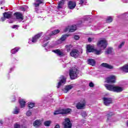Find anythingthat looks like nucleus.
I'll use <instances>...</instances> for the list:
<instances>
[{
	"label": "nucleus",
	"mask_w": 128,
	"mask_h": 128,
	"mask_svg": "<svg viewBox=\"0 0 128 128\" xmlns=\"http://www.w3.org/2000/svg\"><path fill=\"white\" fill-rule=\"evenodd\" d=\"M0 4H2V3H0Z\"/></svg>",
	"instance_id": "052dcab7"
},
{
	"label": "nucleus",
	"mask_w": 128,
	"mask_h": 128,
	"mask_svg": "<svg viewBox=\"0 0 128 128\" xmlns=\"http://www.w3.org/2000/svg\"><path fill=\"white\" fill-rule=\"evenodd\" d=\"M18 28H20V26H18V25H14L12 26V28H15L16 30H18Z\"/></svg>",
	"instance_id": "a19ab883"
},
{
	"label": "nucleus",
	"mask_w": 128,
	"mask_h": 128,
	"mask_svg": "<svg viewBox=\"0 0 128 128\" xmlns=\"http://www.w3.org/2000/svg\"><path fill=\"white\" fill-rule=\"evenodd\" d=\"M34 106V102H28V107L29 108H32Z\"/></svg>",
	"instance_id": "f704fd0d"
},
{
	"label": "nucleus",
	"mask_w": 128,
	"mask_h": 128,
	"mask_svg": "<svg viewBox=\"0 0 128 128\" xmlns=\"http://www.w3.org/2000/svg\"><path fill=\"white\" fill-rule=\"evenodd\" d=\"M114 116V114L112 112H108L106 114V116L107 118L106 122L108 124H110V122H114V120H112V116Z\"/></svg>",
	"instance_id": "9d476101"
},
{
	"label": "nucleus",
	"mask_w": 128,
	"mask_h": 128,
	"mask_svg": "<svg viewBox=\"0 0 128 128\" xmlns=\"http://www.w3.org/2000/svg\"><path fill=\"white\" fill-rule=\"evenodd\" d=\"M74 88V84L67 85L62 90L64 92L66 93L68 90H70Z\"/></svg>",
	"instance_id": "6ab92c4d"
},
{
	"label": "nucleus",
	"mask_w": 128,
	"mask_h": 128,
	"mask_svg": "<svg viewBox=\"0 0 128 128\" xmlns=\"http://www.w3.org/2000/svg\"><path fill=\"white\" fill-rule=\"evenodd\" d=\"M14 128H20V124H15L14 125Z\"/></svg>",
	"instance_id": "c03bdc74"
},
{
	"label": "nucleus",
	"mask_w": 128,
	"mask_h": 128,
	"mask_svg": "<svg viewBox=\"0 0 128 128\" xmlns=\"http://www.w3.org/2000/svg\"><path fill=\"white\" fill-rule=\"evenodd\" d=\"M58 32H60V30H56L53 32H52L50 30L47 31L43 38L44 44L48 42V40H50V36H54L56 34H58Z\"/></svg>",
	"instance_id": "7ed1b4c3"
},
{
	"label": "nucleus",
	"mask_w": 128,
	"mask_h": 128,
	"mask_svg": "<svg viewBox=\"0 0 128 128\" xmlns=\"http://www.w3.org/2000/svg\"><path fill=\"white\" fill-rule=\"evenodd\" d=\"M86 0H80V4H82L84 2H86Z\"/></svg>",
	"instance_id": "a18cd8bd"
},
{
	"label": "nucleus",
	"mask_w": 128,
	"mask_h": 128,
	"mask_svg": "<svg viewBox=\"0 0 128 128\" xmlns=\"http://www.w3.org/2000/svg\"><path fill=\"white\" fill-rule=\"evenodd\" d=\"M12 12H6L4 14V18H1L2 22H4L6 20V18H12Z\"/></svg>",
	"instance_id": "ddd939ff"
},
{
	"label": "nucleus",
	"mask_w": 128,
	"mask_h": 128,
	"mask_svg": "<svg viewBox=\"0 0 128 128\" xmlns=\"http://www.w3.org/2000/svg\"><path fill=\"white\" fill-rule=\"evenodd\" d=\"M14 16H16V18H17V20H20V22H22V20H24V16H22V14L18 12H16L14 14Z\"/></svg>",
	"instance_id": "aec40b11"
},
{
	"label": "nucleus",
	"mask_w": 128,
	"mask_h": 128,
	"mask_svg": "<svg viewBox=\"0 0 128 128\" xmlns=\"http://www.w3.org/2000/svg\"><path fill=\"white\" fill-rule=\"evenodd\" d=\"M42 33L38 34L33 36L32 38H30L28 41V44H34L36 43L40 38L42 36Z\"/></svg>",
	"instance_id": "39448f33"
},
{
	"label": "nucleus",
	"mask_w": 128,
	"mask_h": 128,
	"mask_svg": "<svg viewBox=\"0 0 128 128\" xmlns=\"http://www.w3.org/2000/svg\"><path fill=\"white\" fill-rule=\"evenodd\" d=\"M3 124L2 120H0V124Z\"/></svg>",
	"instance_id": "3c124183"
},
{
	"label": "nucleus",
	"mask_w": 128,
	"mask_h": 128,
	"mask_svg": "<svg viewBox=\"0 0 128 128\" xmlns=\"http://www.w3.org/2000/svg\"><path fill=\"white\" fill-rule=\"evenodd\" d=\"M70 54L72 58H76L78 56H80V52H78V50L74 49L72 50L71 52L70 53Z\"/></svg>",
	"instance_id": "2eb2a0df"
},
{
	"label": "nucleus",
	"mask_w": 128,
	"mask_h": 128,
	"mask_svg": "<svg viewBox=\"0 0 128 128\" xmlns=\"http://www.w3.org/2000/svg\"><path fill=\"white\" fill-rule=\"evenodd\" d=\"M120 70H122V72H128V64L122 67H120Z\"/></svg>",
	"instance_id": "b1692460"
},
{
	"label": "nucleus",
	"mask_w": 128,
	"mask_h": 128,
	"mask_svg": "<svg viewBox=\"0 0 128 128\" xmlns=\"http://www.w3.org/2000/svg\"><path fill=\"white\" fill-rule=\"evenodd\" d=\"M32 114V111H30V110H28L26 112V115L27 116H30Z\"/></svg>",
	"instance_id": "e433bc0d"
},
{
	"label": "nucleus",
	"mask_w": 128,
	"mask_h": 128,
	"mask_svg": "<svg viewBox=\"0 0 128 128\" xmlns=\"http://www.w3.org/2000/svg\"><path fill=\"white\" fill-rule=\"evenodd\" d=\"M52 52H54V54H56L57 56H64V50L61 49H56L54 50H53Z\"/></svg>",
	"instance_id": "9b49d317"
},
{
	"label": "nucleus",
	"mask_w": 128,
	"mask_h": 128,
	"mask_svg": "<svg viewBox=\"0 0 128 128\" xmlns=\"http://www.w3.org/2000/svg\"><path fill=\"white\" fill-rule=\"evenodd\" d=\"M18 112H20V109L18 108V107H16L13 112V114H18Z\"/></svg>",
	"instance_id": "7c9ffc66"
},
{
	"label": "nucleus",
	"mask_w": 128,
	"mask_h": 128,
	"mask_svg": "<svg viewBox=\"0 0 128 128\" xmlns=\"http://www.w3.org/2000/svg\"><path fill=\"white\" fill-rule=\"evenodd\" d=\"M42 125V121L40 120H36L34 123H33V126L35 128H38L40 126Z\"/></svg>",
	"instance_id": "4be33fe9"
},
{
	"label": "nucleus",
	"mask_w": 128,
	"mask_h": 128,
	"mask_svg": "<svg viewBox=\"0 0 128 128\" xmlns=\"http://www.w3.org/2000/svg\"><path fill=\"white\" fill-rule=\"evenodd\" d=\"M66 78L64 76H61L60 78L59 82H58V85L57 88H60L62 86H64L66 84Z\"/></svg>",
	"instance_id": "0eeeda50"
},
{
	"label": "nucleus",
	"mask_w": 128,
	"mask_h": 128,
	"mask_svg": "<svg viewBox=\"0 0 128 128\" xmlns=\"http://www.w3.org/2000/svg\"><path fill=\"white\" fill-rule=\"evenodd\" d=\"M97 46L96 55L98 56L102 53V50L108 46V41L106 39L101 40L98 42Z\"/></svg>",
	"instance_id": "f257e3e1"
},
{
	"label": "nucleus",
	"mask_w": 128,
	"mask_h": 128,
	"mask_svg": "<svg viewBox=\"0 0 128 128\" xmlns=\"http://www.w3.org/2000/svg\"><path fill=\"white\" fill-rule=\"evenodd\" d=\"M96 52V49L94 47L90 44H88L86 46V52Z\"/></svg>",
	"instance_id": "f3484780"
},
{
	"label": "nucleus",
	"mask_w": 128,
	"mask_h": 128,
	"mask_svg": "<svg viewBox=\"0 0 128 128\" xmlns=\"http://www.w3.org/2000/svg\"><path fill=\"white\" fill-rule=\"evenodd\" d=\"M20 47H16L13 49H12L10 51L11 54H16L18 50H20Z\"/></svg>",
	"instance_id": "bb28decb"
},
{
	"label": "nucleus",
	"mask_w": 128,
	"mask_h": 128,
	"mask_svg": "<svg viewBox=\"0 0 128 128\" xmlns=\"http://www.w3.org/2000/svg\"><path fill=\"white\" fill-rule=\"evenodd\" d=\"M88 64H90V66H94L96 64V61L92 58H90L88 60Z\"/></svg>",
	"instance_id": "393cba45"
},
{
	"label": "nucleus",
	"mask_w": 128,
	"mask_h": 128,
	"mask_svg": "<svg viewBox=\"0 0 128 128\" xmlns=\"http://www.w3.org/2000/svg\"><path fill=\"white\" fill-rule=\"evenodd\" d=\"M124 46V42H122L118 46V48H122V46Z\"/></svg>",
	"instance_id": "4c0bfd02"
},
{
	"label": "nucleus",
	"mask_w": 128,
	"mask_h": 128,
	"mask_svg": "<svg viewBox=\"0 0 128 128\" xmlns=\"http://www.w3.org/2000/svg\"><path fill=\"white\" fill-rule=\"evenodd\" d=\"M26 100L24 99H20L19 100V103L20 106V108H24L26 106Z\"/></svg>",
	"instance_id": "5701e85b"
},
{
	"label": "nucleus",
	"mask_w": 128,
	"mask_h": 128,
	"mask_svg": "<svg viewBox=\"0 0 128 128\" xmlns=\"http://www.w3.org/2000/svg\"><path fill=\"white\" fill-rule=\"evenodd\" d=\"M116 77L114 75H111L106 78V82L114 84L116 82Z\"/></svg>",
	"instance_id": "6e6552de"
},
{
	"label": "nucleus",
	"mask_w": 128,
	"mask_h": 128,
	"mask_svg": "<svg viewBox=\"0 0 128 128\" xmlns=\"http://www.w3.org/2000/svg\"><path fill=\"white\" fill-rule=\"evenodd\" d=\"M84 106H86V101L83 100L77 104L76 108L78 110H82V108H84Z\"/></svg>",
	"instance_id": "4468645a"
},
{
	"label": "nucleus",
	"mask_w": 128,
	"mask_h": 128,
	"mask_svg": "<svg viewBox=\"0 0 128 128\" xmlns=\"http://www.w3.org/2000/svg\"><path fill=\"white\" fill-rule=\"evenodd\" d=\"M125 84H128V80L125 82Z\"/></svg>",
	"instance_id": "864d4df0"
},
{
	"label": "nucleus",
	"mask_w": 128,
	"mask_h": 128,
	"mask_svg": "<svg viewBox=\"0 0 128 128\" xmlns=\"http://www.w3.org/2000/svg\"><path fill=\"white\" fill-rule=\"evenodd\" d=\"M64 128H72V123L70 122V120L68 118H66L64 122L63 123Z\"/></svg>",
	"instance_id": "1a4fd4ad"
},
{
	"label": "nucleus",
	"mask_w": 128,
	"mask_h": 128,
	"mask_svg": "<svg viewBox=\"0 0 128 128\" xmlns=\"http://www.w3.org/2000/svg\"><path fill=\"white\" fill-rule=\"evenodd\" d=\"M82 116H83V118H86V116H88V114H86V112H83L82 113Z\"/></svg>",
	"instance_id": "58836bf2"
},
{
	"label": "nucleus",
	"mask_w": 128,
	"mask_h": 128,
	"mask_svg": "<svg viewBox=\"0 0 128 128\" xmlns=\"http://www.w3.org/2000/svg\"><path fill=\"white\" fill-rule=\"evenodd\" d=\"M12 70H14V68H10V72H12Z\"/></svg>",
	"instance_id": "8fccbe9b"
},
{
	"label": "nucleus",
	"mask_w": 128,
	"mask_h": 128,
	"mask_svg": "<svg viewBox=\"0 0 128 128\" xmlns=\"http://www.w3.org/2000/svg\"><path fill=\"white\" fill-rule=\"evenodd\" d=\"M68 35H62L60 39L61 40L64 42V40H66V38H68Z\"/></svg>",
	"instance_id": "473e14b6"
},
{
	"label": "nucleus",
	"mask_w": 128,
	"mask_h": 128,
	"mask_svg": "<svg viewBox=\"0 0 128 128\" xmlns=\"http://www.w3.org/2000/svg\"><path fill=\"white\" fill-rule=\"evenodd\" d=\"M45 50H46V52H48V49H46V48H45Z\"/></svg>",
	"instance_id": "13d9d810"
},
{
	"label": "nucleus",
	"mask_w": 128,
	"mask_h": 128,
	"mask_svg": "<svg viewBox=\"0 0 128 128\" xmlns=\"http://www.w3.org/2000/svg\"><path fill=\"white\" fill-rule=\"evenodd\" d=\"M101 66H102L106 68H108L109 70H112V68H114V66L106 63H102L101 64Z\"/></svg>",
	"instance_id": "412c9836"
},
{
	"label": "nucleus",
	"mask_w": 128,
	"mask_h": 128,
	"mask_svg": "<svg viewBox=\"0 0 128 128\" xmlns=\"http://www.w3.org/2000/svg\"><path fill=\"white\" fill-rule=\"evenodd\" d=\"M8 22H9V24H12V22H14V21H12V20L9 21Z\"/></svg>",
	"instance_id": "603ef678"
},
{
	"label": "nucleus",
	"mask_w": 128,
	"mask_h": 128,
	"mask_svg": "<svg viewBox=\"0 0 128 128\" xmlns=\"http://www.w3.org/2000/svg\"><path fill=\"white\" fill-rule=\"evenodd\" d=\"M92 38H88V42H92Z\"/></svg>",
	"instance_id": "49530a36"
},
{
	"label": "nucleus",
	"mask_w": 128,
	"mask_h": 128,
	"mask_svg": "<svg viewBox=\"0 0 128 128\" xmlns=\"http://www.w3.org/2000/svg\"><path fill=\"white\" fill-rule=\"evenodd\" d=\"M16 96L15 95L12 96L11 98L12 102H16Z\"/></svg>",
	"instance_id": "ea45409f"
},
{
	"label": "nucleus",
	"mask_w": 128,
	"mask_h": 128,
	"mask_svg": "<svg viewBox=\"0 0 128 128\" xmlns=\"http://www.w3.org/2000/svg\"><path fill=\"white\" fill-rule=\"evenodd\" d=\"M48 42L45 43V44H44L43 45V46H44V48H46V46H48Z\"/></svg>",
	"instance_id": "de8ad7c7"
},
{
	"label": "nucleus",
	"mask_w": 128,
	"mask_h": 128,
	"mask_svg": "<svg viewBox=\"0 0 128 128\" xmlns=\"http://www.w3.org/2000/svg\"><path fill=\"white\" fill-rule=\"evenodd\" d=\"M66 48L67 51L70 52V48H72V44L66 45Z\"/></svg>",
	"instance_id": "72a5a7b5"
},
{
	"label": "nucleus",
	"mask_w": 128,
	"mask_h": 128,
	"mask_svg": "<svg viewBox=\"0 0 128 128\" xmlns=\"http://www.w3.org/2000/svg\"><path fill=\"white\" fill-rule=\"evenodd\" d=\"M44 2L43 0H36V2L35 3H34V5L36 6V8H38L40 4H42Z\"/></svg>",
	"instance_id": "a878e982"
},
{
	"label": "nucleus",
	"mask_w": 128,
	"mask_h": 128,
	"mask_svg": "<svg viewBox=\"0 0 128 128\" xmlns=\"http://www.w3.org/2000/svg\"><path fill=\"white\" fill-rule=\"evenodd\" d=\"M60 128V125L58 124H57L55 126V128Z\"/></svg>",
	"instance_id": "09e8293b"
},
{
	"label": "nucleus",
	"mask_w": 128,
	"mask_h": 128,
	"mask_svg": "<svg viewBox=\"0 0 128 128\" xmlns=\"http://www.w3.org/2000/svg\"><path fill=\"white\" fill-rule=\"evenodd\" d=\"M112 22V16H108L106 19V22L110 24Z\"/></svg>",
	"instance_id": "2f4dec72"
},
{
	"label": "nucleus",
	"mask_w": 128,
	"mask_h": 128,
	"mask_svg": "<svg viewBox=\"0 0 128 128\" xmlns=\"http://www.w3.org/2000/svg\"><path fill=\"white\" fill-rule=\"evenodd\" d=\"M50 48H54V46H50Z\"/></svg>",
	"instance_id": "6e6d98bb"
},
{
	"label": "nucleus",
	"mask_w": 128,
	"mask_h": 128,
	"mask_svg": "<svg viewBox=\"0 0 128 128\" xmlns=\"http://www.w3.org/2000/svg\"><path fill=\"white\" fill-rule=\"evenodd\" d=\"M22 10H24V7H22Z\"/></svg>",
	"instance_id": "5fc2aeb1"
},
{
	"label": "nucleus",
	"mask_w": 128,
	"mask_h": 128,
	"mask_svg": "<svg viewBox=\"0 0 128 128\" xmlns=\"http://www.w3.org/2000/svg\"><path fill=\"white\" fill-rule=\"evenodd\" d=\"M72 112L70 108L62 109L54 112V114H70Z\"/></svg>",
	"instance_id": "423d86ee"
},
{
	"label": "nucleus",
	"mask_w": 128,
	"mask_h": 128,
	"mask_svg": "<svg viewBox=\"0 0 128 128\" xmlns=\"http://www.w3.org/2000/svg\"><path fill=\"white\" fill-rule=\"evenodd\" d=\"M51 124H52V121L50 120H46L44 122V125L46 126H50Z\"/></svg>",
	"instance_id": "c756f323"
},
{
	"label": "nucleus",
	"mask_w": 128,
	"mask_h": 128,
	"mask_svg": "<svg viewBox=\"0 0 128 128\" xmlns=\"http://www.w3.org/2000/svg\"><path fill=\"white\" fill-rule=\"evenodd\" d=\"M78 70L76 68H72L69 72V75L71 80H75L78 78Z\"/></svg>",
	"instance_id": "20e7f679"
},
{
	"label": "nucleus",
	"mask_w": 128,
	"mask_h": 128,
	"mask_svg": "<svg viewBox=\"0 0 128 128\" xmlns=\"http://www.w3.org/2000/svg\"><path fill=\"white\" fill-rule=\"evenodd\" d=\"M76 3L74 2L70 1L68 4V8L70 10H74L76 8Z\"/></svg>",
	"instance_id": "a211bd4d"
},
{
	"label": "nucleus",
	"mask_w": 128,
	"mask_h": 128,
	"mask_svg": "<svg viewBox=\"0 0 128 128\" xmlns=\"http://www.w3.org/2000/svg\"><path fill=\"white\" fill-rule=\"evenodd\" d=\"M62 42L61 39H60L55 42V44H62Z\"/></svg>",
	"instance_id": "c9c22d12"
},
{
	"label": "nucleus",
	"mask_w": 128,
	"mask_h": 128,
	"mask_svg": "<svg viewBox=\"0 0 128 128\" xmlns=\"http://www.w3.org/2000/svg\"><path fill=\"white\" fill-rule=\"evenodd\" d=\"M75 30H76V25H72V26H68L64 30L65 32H74Z\"/></svg>",
	"instance_id": "f8f14e48"
},
{
	"label": "nucleus",
	"mask_w": 128,
	"mask_h": 128,
	"mask_svg": "<svg viewBox=\"0 0 128 128\" xmlns=\"http://www.w3.org/2000/svg\"><path fill=\"white\" fill-rule=\"evenodd\" d=\"M64 0H61V1L59 2V4H58V8H62V6H64Z\"/></svg>",
	"instance_id": "c85d7f7f"
},
{
	"label": "nucleus",
	"mask_w": 128,
	"mask_h": 128,
	"mask_svg": "<svg viewBox=\"0 0 128 128\" xmlns=\"http://www.w3.org/2000/svg\"><path fill=\"white\" fill-rule=\"evenodd\" d=\"M104 103L105 106H110L112 102V99L111 98H103Z\"/></svg>",
	"instance_id": "dca6fc26"
},
{
	"label": "nucleus",
	"mask_w": 128,
	"mask_h": 128,
	"mask_svg": "<svg viewBox=\"0 0 128 128\" xmlns=\"http://www.w3.org/2000/svg\"><path fill=\"white\" fill-rule=\"evenodd\" d=\"M104 86L108 90L114 92H122L124 90L123 87L114 86V85H110L108 84H104Z\"/></svg>",
	"instance_id": "f03ea898"
},
{
	"label": "nucleus",
	"mask_w": 128,
	"mask_h": 128,
	"mask_svg": "<svg viewBox=\"0 0 128 128\" xmlns=\"http://www.w3.org/2000/svg\"><path fill=\"white\" fill-rule=\"evenodd\" d=\"M112 48H108L106 51L105 53L106 54H110L112 52Z\"/></svg>",
	"instance_id": "cd10ccee"
},
{
	"label": "nucleus",
	"mask_w": 128,
	"mask_h": 128,
	"mask_svg": "<svg viewBox=\"0 0 128 128\" xmlns=\"http://www.w3.org/2000/svg\"><path fill=\"white\" fill-rule=\"evenodd\" d=\"M124 2H128V0H126V1Z\"/></svg>",
	"instance_id": "4d7b16f0"
},
{
	"label": "nucleus",
	"mask_w": 128,
	"mask_h": 128,
	"mask_svg": "<svg viewBox=\"0 0 128 128\" xmlns=\"http://www.w3.org/2000/svg\"><path fill=\"white\" fill-rule=\"evenodd\" d=\"M94 83H92V82H90V84H89V86H90V88H94Z\"/></svg>",
	"instance_id": "37998d69"
},
{
	"label": "nucleus",
	"mask_w": 128,
	"mask_h": 128,
	"mask_svg": "<svg viewBox=\"0 0 128 128\" xmlns=\"http://www.w3.org/2000/svg\"><path fill=\"white\" fill-rule=\"evenodd\" d=\"M1 8L2 9V7Z\"/></svg>",
	"instance_id": "bf43d9fd"
},
{
	"label": "nucleus",
	"mask_w": 128,
	"mask_h": 128,
	"mask_svg": "<svg viewBox=\"0 0 128 128\" xmlns=\"http://www.w3.org/2000/svg\"><path fill=\"white\" fill-rule=\"evenodd\" d=\"M74 38L76 40H80V36H78V35H75L74 36Z\"/></svg>",
	"instance_id": "79ce46f5"
}]
</instances>
